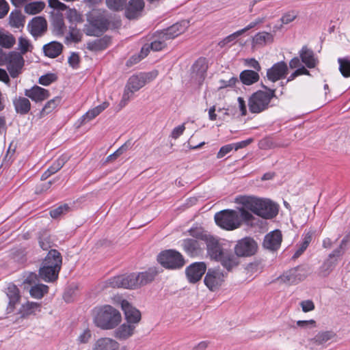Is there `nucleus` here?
Segmentation results:
<instances>
[{"mask_svg": "<svg viewBox=\"0 0 350 350\" xmlns=\"http://www.w3.org/2000/svg\"><path fill=\"white\" fill-rule=\"evenodd\" d=\"M120 343L115 339L101 337L94 342L92 350H120ZM120 350H127V348L124 346Z\"/></svg>", "mask_w": 350, "mask_h": 350, "instance_id": "16", "label": "nucleus"}, {"mask_svg": "<svg viewBox=\"0 0 350 350\" xmlns=\"http://www.w3.org/2000/svg\"><path fill=\"white\" fill-rule=\"evenodd\" d=\"M16 42V39L14 36L4 31H0V46L5 48H12Z\"/></svg>", "mask_w": 350, "mask_h": 350, "instance_id": "39", "label": "nucleus"}, {"mask_svg": "<svg viewBox=\"0 0 350 350\" xmlns=\"http://www.w3.org/2000/svg\"><path fill=\"white\" fill-rule=\"evenodd\" d=\"M288 66L283 61L274 64L267 70V78L271 82H275L286 77L288 74Z\"/></svg>", "mask_w": 350, "mask_h": 350, "instance_id": "14", "label": "nucleus"}, {"mask_svg": "<svg viewBox=\"0 0 350 350\" xmlns=\"http://www.w3.org/2000/svg\"><path fill=\"white\" fill-rule=\"evenodd\" d=\"M39 275H38L35 273L30 272L25 276L23 283L33 286L37 284V282L39 281Z\"/></svg>", "mask_w": 350, "mask_h": 350, "instance_id": "58", "label": "nucleus"}, {"mask_svg": "<svg viewBox=\"0 0 350 350\" xmlns=\"http://www.w3.org/2000/svg\"><path fill=\"white\" fill-rule=\"evenodd\" d=\"M110 42L111 38L105 36L101 38L88 42L87 49L92 51H102L107 48Z\"/></svg>", "mask_w": 350, "mask_h": 350, "instance_id": "30", "label": "nucleus"}, {"mask_svg": "<svg viewBox=\"0 0 350 350\" xmlns=\"http://www.w3.org/2000/svg\"><path fill=\"white\" fill-rule=\"evenodd\" d=\"M52 24L55 33L57 35L62 36L66 29V26L64 21V16L61 12H53Z\"/></svg>", "mask_w": 350, "mask_h": 350, "instance_id": "34", "label": "nucleus"}, {"mask_svg": "<svg viewBox=\"0 0 350 350\" xmlns=\"http://www.w3.org/2000/svg\"><path fill=\"white\" fill-rule=\"evenodd\" d=\"M6 65L8 70L12 77H16L24 65V59L21 55L16 52H10L6 55Z\"/></svg>", "mask_w": 350, "mask_h": 350, "instance_id": "9", "label": "nucleus"}, {"mask_svg": "<svg viewBox=\"0 0 350 350\" xmlns=\"http://www.w3.org/2000/svg\"><path fill=\"white\" fill-rule=\"evenodd\" d=\"M167 40L165 38H160L159 32L158 33L157 38L152 41L149 46L154 51H161L165 47Z\"/></svg>", "mask_w": 350, "mask_h": 350, "instance_id": "53", "label": "nucleus"}, {"mask_svg": "<svg viewBox=\"0 0 350 350\" xmlns=\"http://www.w3.org/2000/svg\"><path fill=\"white\" fill-rule=\"evenodd\" d=\"M192 69L193 73H196L197 76H199L200 79H203L207 69L205 59H198L193 65Z\"/></svg>", "mask_w": 350, "mask_h": 350, "instance_id": "44", "label": "nucleus"}, {"mask_svg": "<svg viewBox=\"0 0 350 350\" xmlns=\"http://www.w3.org/2000/svg\"><path fill=\"white\" fill-rule=\"evenodd\" d=\"M121 307L128 323L135 325L140 321L141 312L139 310L132 306L129 301L123 300L121 303Z\"/></svg>", "mask_w": 350, "mask_h": 350, "instance_id": "19", "label": "nucleus"}, {"mask_svg": "<svg viewBox=\"0 0 350 350\" xmlns=\"http://www.w3.org/2000/svg\"><path fill=\"white\" fill-rule=\"evenodd\" d=\"M45 7L42 1L31 2L25 5V12L29 14H36L40 13Z\"/></svg>", "mask_w": 350, "mask_h": 350, "instance_id": "43", "label": "nucleus"}, {"mask_svg": "<svg viewBox=\"0 0 350 350\" xmlns=\"http://www.w3.org/2000/svg\"><path fill=\"white\" fill-rule=\"evenodd\" d=\"M181 246L187 254L191 257L200 255L204 248L203 243L194 239H185L183 240Z\"/></svg>", "mask_w": 350, "mask_h": 350, "instance_id": "18", "label": "nucleus"}, {"mask_svg": "<svg viewBox=\"0 0 350 350\" xmlns=\"http://www.w3.org/2000/svg\"><path fill=\"white\" fill-rule=\"evenodd\" d=\"M257 251V243L256 241L250 238L246 237L238 241L234 252L237 256L245 257L254 255Z\"/></svg>", "mask_w": 350, "mask_h": 350, "instance_id": "10", "label": "nucleus"}, {"mask_svg": "<svg viewBox=\"0 0 350 350\" xmlns=\"http://www.w3.org/2000/svg\"><path fill=\"white\" fill-rule=\"evenodd\" d=\"M62 258L61 254L56 250H51L44 258L42 266L51 267L61 269Z\"/></svg>", "mask_w": 350, "mask_h": 350, "instance_id": "25", "label": "nucleus"}, {"mask_svg": "<svg viewBox=\"0 0 350 350\" xmlns=\"http://www.w3.org/2000/svg\"><path fill=\"white\" fill-rule=\"evenodd\" d=\"M36 311H40V304L37 302L27 301L22 304L18 313L22 317L34 314Z\"/></svg>", "mask_w": 350, "mask_h": 350, "instance_id": "36", "label": "nucleus"}, {"mask_svg": "<svg viewBox=\"0 0 350 350\" xmlns=\"http://www.w3.org/2000/svg\"><path fill=\"white\" fill-rule=\"evenodd\" d=\"M127 0H105L107 7L113 11H120L126 7Z\"/></svg>", "mask_w": 350, "mask_h": 350, "instance_id": "46", "label": "nucleus"}, {"mask_svg": "<svg viewBox=\"0 0 350 350\" xmlns=\"http://www.w3.org/2000/svg\"><path fill=\"white\" fill-rule=\"evenodd\" d=\"M121 314L118 310L107 305L101 308L94 317L95 325L103 329H111L121 321Z\"/></svg>", "mask_w": 350, "mask_h": 350, "instance_id": "5", "label": "nucleus"}, {"mask_svg": "<svg viewBox=\"0 0 350 350\" xmlns=\"http://www.w3.org/2000/svg\"><path fill=\"white\" fill-rule=\"evenodd\" d=\"M13 105L17 113L25 115L31 109V103L26 97L16 96L13 99Z\"/></svg>", "mask_w": 350, "mask_h": 350, "instance_id": "29", "label": "nucleus"}, {"mask_svg": "<svg viewBox=\"0 0 350 350\" xmlns=\"http://www.w3.org/2000/svg\"><path fill=\"white\" fill-rule=\"evenodd\" d=\"M273 40V35L265 31L258 33L253 38L254 42L258 45H264L267 43H271Z\"/></svg>", "mask_w": 350, "mask_h": 350, "instance_id": "42", "label": "nucleus"}, {"mask_svg": "<svg viewBox=\"0 0 350 350\" xmlns=\"http://www.w3.org/2000/svg\"><path fill=\"white\" fill-rule=\"evenodd\" d=\"M338 262V258H336L335 257L329 255L328 258L325 260V261L321 266V270L323 272V274L325 275H327L336 266Z\"/></svg>", "mask_w": 350, "mask_h": 350, "instance_id": "45", "label": "nucleus"}, {"mask_svg": "<svg viewBox=\"0 0 350 350\" xmlns=\"http://www.w3.org/2000/svg\"><path fill=\"white\" fill-rule=\"evenodd\" d=\"M70 210V206L67 204L60 205L59 206L51 210L50 211V215L51 217L56 219L61 215H63L68 213Z\"/></svg>", "mask_w": 350, "mask_h": 350, "instance_id": "52", "label": "nucleus"}, {"mask_svg": "<svg viewBox=\"0 0 350 350\" xmlns=\"http://www.w3.org/2000/svg\"><path fill=\"white\" fill-rule=\"evenodd\" d=\"M339 70L345 77H350V61L347 58H339Z\"/></svg>", "mask_w": 350, "mask_h": 350, "instance_id": "48", "label": "nucleus"}, {"mask_svg": "<svg viewBox=\"0 0 350 350\" xmlns=\"http://www.w3.org/2000/svg\"><path fill=\"white\" fill-rule=\"evenodd\" d=\"M145 85L140 75L131 76L126 85L120 105L124 107L133 97V94Z\"/></svg>", "mask_w": 350, "mask_h": 350, "instance_id": "8", "label": "nucleus"}, {"mask_svg": "<svg viewBox=\"0 0 350 350\" xmlns=\"http://www.w3.org/2000/svg\"><path fill=\"white\" fill-rule=\"evenodd\" d=\"M201 237L205 240L207 253L211 258L215 260L221 258L224 251L219 243V241L213 237L204 236Z\"/></svg>", "mask_w": 350, "mask_h": 350, "instance_id": "17", "label": "nucleus"}, {"mask_svg": "<svg viewBox=\"0 0 350 350\" xmlns=\"http://www.w3.org/2000/svg\"><path fill=\"white\" fill-rule=\"evenodd\" d=\"M60 269L53 268L48 266H41L39 269L40 279L46 282H52L56 280L58 278Z\"/></svg>", "mask_w": 350, "mask_h": 350, "instance_id": "28", "label": "nucleus"}, {"mask_svg": "<svg viewBox=\"0 0 350 350\" xmlns=\"http://www.w3.org/2000/svg\"><path fill=\"white\" fill-rule=\"evenodd\" d=\"M99 113L98 112L96 111V109L95 108H93L92 109H90L88 111H87L85 113V114H84L81 118V124H84L87 122H89L90 120L94 119V118H96L97 116H98Z\"/></svg>", "mask_w": 350, "mask_h": 350, "instance_id": "57", "label": "nucleus"}, {"mask_svg": "<svg viewBox=\"0 0 350 350\" xmlns=\"http://www.w3.org/2000/svg\"><path fill=\"white\" fill-rule=\"evenodd\" d=\"M33 48V45L27 38L23 37L19 38L18 49L22 54H25L28 51H31Z\"/></svg>", "mask_w": 350, "mask_h": 350, "instance_id": "51", "label": "nucleus"}, {"mask_svg": "<svg viewBox=\"0 0 350 350\" xmlns=\"http://www.w3.org/2000/svg\"><path fill=\"white\" fill-rule=\"evenodd\" d=\"M27 29L31 35L36 39L46 31V21L42 16H36L29 22Z\"/></svg>", "mask_w": 350, "mask_h": 350, "instance_id": "13", "label": "nucleus"}, {"mask_svg": "<svg viewBox=\"0 0 350 350\" xmlns=\"http://www.w3.org/2000/svg\"><path fill=\"white\" fill-rule=\"evenodd\" d=\"M25 95L36 103L42 102L49 97L47 90L38 85H34L31 89L25 90Z\"/></svg>", "mask_w": 350, "mask_h": 350, "instance_id": "23", "label": "nucleus"}, {"mask_svg": "<svg viewBox=\"0 0 350 350\" xmlns=\"http://www.w3.org/2000/svg\"><path fill=\"white\" fill-rule=\"evenodd\" d=\"M189 21H182L176 23L170 27L163 29L160 32V38L165 40H172L183 33L188 27Z\"/></svg>", "mask_w": 350, "mask_h": 350, "instance_id": "15", "label": "nucleus"}, {"mask_svg": "<svg viewBox=\"0 0 350 350\" xmlns=\"http://www.w3.org/2000/svg\"><path fill=\"white\" fill-rule=\"evenodd\" d=\"M262 87L267 91L258 90L248 100L249 110L252 113H259L267 110L271 99L275 96V89L268 88L263 84Z\"/></svg>", "mask_w": 350, "mask_h": 350, "instance_id": "4", "label": "nucleus"}, {"mask_svg": "<svg viewBox=\"0 0 350 350\" xmlns=\"http://www.w3.org/2000/svg\"><path fill=\"white\" fill-rule=\"evenodd\" d=\"M5 293L9 299L7 312L11 313L14 312L16 306L20 302L21 297L20 291L15 284H9L6 288Z\"/></svg>", "mask_w": 350, "mask_h": 350, "instance_id": "21", "label": "nucleus"}, {"mask_svg": "<svg viewBox=\"0 0 350 350\" xmlns=\"http://www.w3.org/2000/svg\"><path fill=\"white\" fill-rule=\"evenodd\" d=\"M245 66L253 68L254 71H256L258 73L259 71L261 70V66H260L259 62L254 58L245 59Z\"/></svg>", "mask_w": 350, "mask_h": 350, "instance_id": "62", "label": "nucleus"}, {"mask_svg": "<svg viewBox=\"0 0 350 350\" xmlns=\"http://www.w3.org/2000/svg\"><path fill=\"white\" fill-rule=\"evenodd\" d=\"M234 148V144H228L222 146L217 152V157L218 159L223 158L225 155L232 151Z\"/></svg>", "mask_w": 350, "mask_h": 350, "instance_id": "64", "label": "nucleus"}, {"mask_svg": "<svg viewBox=\"0 0 350 350\" xmlns=\"http://www.w3.org/2000/svg\"><path fill=\"white\" fill-rule=\"evenodd\" d=\"M67 18L70 21L73 22H81V16L78 13V12L75 9H69L66 12Z\"/></svg>", "mask_w": 350, "mask_h": 350, "instance_id": "61", "label": "nucleus"}, {"mask_svg": "<svg viewBox=\"0 0 350 350\" xmlns=\"http://www.w3.org/2000/svg\"><path fill=\"white\" fill-rule=\"evenodd\" d=\"M241 83L245 85H251L260 79L259 74L252 70H243L239 75Z\"/></svg>", "mask_w": 350, "mask_h": 350, "instance_id": "32", "label": "nucleus"}, {"mask_svg": "<svg viewBox=\"0 0 350 350\" xmlns=\"http://www.w3.org/2000/svg\"><path fill=\"white\" fill-rule=\"evenodd\" d=\"M214 219L217 226L226 230L239 228L243 222L247 225L255 226L258 220L243 206L237 210L226 209L217 213Z\"/></svg>", "mask_w": 350, "mask_h": 350, "instance_id": "1", "label": "nucleus"}, {"mask_svg": "<svg viewBox=\"0 0 350 350\" xmlns=\"http://www.w3.org/2000/svg\"><path fill=\"white\" fill-rule=\"evenodd\" d=\"M57 79V77L55 74L49 73L44 75L41 76L39 78V83L43 85H49L52 82L55 81Z\"/></svg>", "mask_w": 350, "mask_h": 350, "instance_id": "54", "label": "nucleus"}, {"mask_svg": "<svg viewBox=\"0 0 350 350\" xmlns=\"http://www.w3.org/2000/svg\"><path fill=\"white\" fill-rule=\"evenodd\" d=\"M68 158L66 156H61L47 169L52 174L58 172L67 162Z\"/></svg>", "mask_w": 350, "mask_h": 350, "instance_id": "47", "label": "nucleus"}, {"mask_svg": "<svg viewBox=\"0 0 350 350\" xmlns=\"http://www.w3.org/2000/svg\"><path fill=\"white\" fill-rule=\"evenodd\" d=\"M217 261L221 262V265L228 271H230L237 265V258L233 254L225 252L221 255V258Z\"/></svg>", "mask_w": 350, "mask_h": 350, "instance_id": "37", "label": "nucleus"}, {"mask_svg": "<svg viewBox=\"0 0 350 350\" xmlns=\"http://www.w3.org/2000/svg\"><path fill=\"white\" fill-rule=\"evenodd\" d=\"M60 102L61 98L59 96H56L54 98L49 100L40 111L39 117L42 118L46 115L51 113L54 109L56 108V107L60 103Z\"/></svg>", "mask_w": 350, "mask_h": 350, "instance_id": "41", "label": "nucleus"}, {"mask_svg": "<svg viewBox=\"0 0 350 350\" xmlns=\"http://www.w3.org/2000/svg\"><path fill=\"white\" fill-rule=\"evenodd\" d=\"M25 23V17L22 12L15 9L12 10L9 16V24L12 27H23Z\"/></svg>", "mask_w": 350, "mask_h": 350, "instance_id": "33", "label": "nucleus"}, {"mask_svg": "<svg viewBox=\"0 0 350 350\" xmlns=\"http://www.w3.org/2000/svg\"><path fill=\"white\" fill-rule=\"evenodd\" d=\"M66 39L74 42H79L81 40V33L79 30L72 28L70 29L69 34L66 36Z\"/></svg>", "mask_w": 350, "mask_h": 350, "instance_id": "56", "label": "nucleus"}, {"mask_svg": "<svg viewBox=\"0 0 350 350\" xmlns=\"http://www.w3.org/2000/svg\"><path fill=\"white\" fill-rule=\"evenodd\" d=\"M49 5L51 8L55 10L53 12H60V11H64L67 9L66 5L59 0H49Z\"/></svg>", "mask_w": 350, "mask_h": 350, "instance_id": "60", "label": "nucleus"}, {"mask_svg": "<svg viewBox=\"0 0 350 350\" xmlns=\"http://www.w3.org/2000/svg\"><path fill=\"white\" fill-rule=\"evenodd\" d=\"M157 260L163 267L169 269H180L185 263L183 255L174 250L161 252L157 256Z\"/></svg>", "mask_w": 350, "mask_h": 350, "instance_id": "6", "label": "nucleus"}, {"mask_svg": "<svg viewBox=\"0 0 350 350\" xmlns=\"http://www.w3.org/2000/svg\"><path fill=\"white\" fill-rule=\"evenodd\" d=\"M88 24L84 27V31L90 36H100L109 27L110 22L104 12L93 11L87 15Z\"/></svg>", "mask_w": 350, "mask_h": 350, "instance_id": "3", "label": "nucleus"}, {"mask_svg": "<svg viewBox=\"0 0 350 350\" xmlns=\"http://www.w3.org/2000/svg\"><path fill=\"white\" fill-rule=\"evenodd\" d=\"M144 8V0H130L126 8L125 15L129 19H135L139 16Z\"/></svg>", "mask_w": 350, "mask_h": 350, "instance_id": "24", "label": "nucleus"}, {"mask_svg": "<svg viewBox=\"0 0 350 350\" xmlns=\"http://www.w3.org/2000/svg\"><path fill=\"white\" fill-rule=\"evenodd\" d=\"M63 45L58 42L53 41L44 45L43 51L46 56L55 58L57 57L62 51Z\"/></svg>", "mask_w": 350, "mask_h": 350, "instance_id": "31", "label": "nucleus"}, {"mask_svg": "<svg viewBox=\"0 0 350 350\" xmlns=\"http://www.w3.org/2000/svg\"><path fill=\"white\" fill-rule=\"evenodd\" d=\"M235 202L241 204L248 211L266 219L275 217L278 213L276 204L266 198H260L253 196H239Z\"/></svg>", "mask_w": 350, "mask_h": 350, "instance_id": "2", "label": "nucleus"}, {"mask_svg": "<svg viewBox=\"0 0 350 350\" xmlns=\"http://www.w3.org/2000/svg\"><path fill=\"white\" fill-rule=\"evenodd\" d=\"M49 291V286L42 284L33 285L30 290V295L35 299H41Z\"/></svg>", "mask_w": 350, "mask_h": 350, "instance_id": "40", "label": "nucleus"}, {"mask_svg": "<svg viewBox=\"0 0 350 350\" xmlns=\"http://www.w3.org/2000/svg\"><path fill=\"white\" fill-rule=\"evenodd\" d=\"M304 279V275L300 273L299 267L291 269L281 275L278 280L286 284H295Z\"/></svg>", "mask_w": 350, "mask_h": 350, "instance_id": "22", "label": "nucleus"}, {"mask_svg": "<svg viewBox=\"0 0 350 350\" xmlns=\"http://www.w3.org/2000/svg\"><path fill=\"white\" fill-rule=\"evenodd\" d=\"M91 336L90 329H86L78 336L77 341L82 344L87 343L90 340Z\"/></svg>", "mask_w": 350, "mask_h": 350, "instance_id": "63", "label": "nucleus"}, {"mask_svg": "<svg viewBox=\"0 0 350 350\" xmlns=\"http://www.w3.org/2000/svg\"><path fill=\"white\" fill-rule=\"evenodd\" d=\"M131 146V143L129 142H125L123 145H122L117 150H116L113 153L111 154L107 157L106 161H111L113 160L116 159L120 155H122L124 152L129 149Z\"/></svg>", "mask_w": 350, "mask_h": 350, "instance_id": "49", "label": "nucleus"}, {"mask_svg": "<svg viewBox=\"0 0 350 350\" xmlns=\"http://www.w3.org/2000/svg\"><path fill=\"white\" fill-rule=\"evenodd\" d=\"M335 336L336 334L332 331L321 332L310 340V343L316 345H323Z\"/></svg>", "mask_w": 350, "mask_h": 350, "instance_id": "35", "label": "nucleus"}, {"mask_svg": "<svg viewBox=\"0 0 350 350\" xmlns=\"http://www.w3.org/2000/svg\"><path fill=\"white\" fill-rule=\"evenodd\" d=\"M136 273L122 275L113 277L109 279L105 284L106 287L137 288Z\"/></svg>", "mask_w": 350, "mask_h": 350, "instance_id": "7", "label": "nucleus"}, {"mask_svg": "<svg viewBox=\"0 0 350 350\" xmlns=\"http://www.w3.org/2000/svg\"><path fill=\"white\" fill-rule=\"evenodd\" d=\"M135 325L128 323H123L114 331V337L120 340H126L135 332Z\"/></svg>", "mask_w": 350, "mask_h": 350, "instance_id": "26", "label": "nucleus"}, {"mask_svg": "<svg viewBox=\"0 0 350 350\" xmlns=\"http://www.w3.org/2000/svg\"><path fill=\"white\" fill-rule=\"evenodd\" d=\"M143 81H144V84L146 85L148 83L153 81L158 75L157 70H152L148 72H142L139 74Z\"/></svg>", "mask_w": 350, "mask_h": 350, "instance_id": "59", "label": "nucleus"}, {"mask_svg": "<svg viewBox=\"0 0 350 350\" xmlns=\"http://www.w3.org/2000/svg\"><path fill=\"white\" fill-rule=\"evenodd\" d=\"M282 233L278 230H275L265 235L263 241V246L265 248L271 251L277 250L282 243Z\"/></svg>", "mask_w": 350, "mask_h": 350, "instance_id": "20", "label": "nucleus"}, {"mask_svg": "<svg viewBox=\"0 0 350 350\" xmlns=\"http://www.w3.org/2000/svg\"><path fill=\"white\" fill-rule=\"evenodd\" d=\"M299 56L301 62L309 68H314L318 64V59L314 57V52L306 46L301 48L299 51Z\"/></svg>", "mask_w": 350, "mask_h": 350, "instance_id": "27", "label": "nucleus"}, {"mask_svg": "<svg viewBox=\"0 0 350 350\" xmlns=\"http://www.w3.org/2000/svg\"><path fill=\"white\" fill-rule=\"evenodd\" d=\"M297 13L295 11L292 10L284 13L280 21L282 24L286 25L293 21L297 18Z\"/></svg>", "mask_w": 350, "mask_h": 350, "instance_id": "55", "label": "nucleus"}, {"mask_svg": "<svg viewBox=\"0 0 350 350\" xmlns=\"http://www.w3.org/2000/svg\"><path fill=\"white\" fill-rule=\"evenodd\" d=\"M225 275L219 269H208L204 279V284L211 291H215L221 286Z\"/></svg>", "mask_w": 350, "mask_h": 350, "instance_id": "11", "label": "nucleus"}, {"mask_svg": "<svg viewBox=\"0 0 350 350\" xmlns=\"http://www.w3.org/2000/svg\"><path fill=\"white\" fill-rule=\"evenodd\" d=\"M206 270V265L204 262H196L186 268L185 273L190 283H196L202 278Z\"/></svg>", "mask_w": 350, "mask_h": 350, "instance_id": "12", "label": "nucleus"}, {"mask_svg": "<svg viewBox=\"0 0 350 350\" xmlns=\"http://www.w3.org/2000/svg\"><path fill=\"white\" fill-rule=\"evenodd\" d=\"M156 275V273L152 271H148L145 272H141L136 273L137 288L144 286L151 282Z\"/></svg>", "mask_w": 350, "mask_h": 350, "instance_id": "38", "label": "nucleus"}, {"mask_svg": "<svg viewBox=\"0 0 350 350\" xmlns=\"http://www.w3.org/2000/svg\"><path fill=\"white\" fill-rule=\"evenodd\" d=\"M243 33V31H237L227 37L219 42V45L221 47H224L231 43H235L237 38Z\"/></svg>", "mask_w": 350, "mask_h": 350, "instance_id": "50", "label": "nucleus"}]
</instances>
